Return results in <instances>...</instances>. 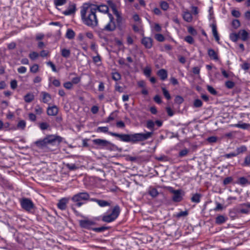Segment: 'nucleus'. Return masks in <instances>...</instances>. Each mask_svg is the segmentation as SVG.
Masks as SVG:
<instances>
[{
	"label": "nucleus",
	"mask_w": 250,
	"mask_h": 250,
	"mask_svg": "<svg viewBox=\"0 0 250 250\" xmlns=\"http://www.w3.org/2000/svg\"><path fill=\"white\" fill-rule=\"evenodd\" d=\"M211 27H212L213 35L214 37L215 38V39L216 41V42H219L220 38H219V35L218 34L216 25L214 24H212L211 25Z\"/></svg>",
	"instance_id": "23"
},
{
	"label": "nucleus",
	"mask_w": 250,
	"mask_h": 250,
	"mask_svg": "<svg viewBox=\"0 0 250 250\" xmlns=\"http://www.w3.org/2000/svg\"><path fill=\"white\" fill-rule=\"evenodd\" d=\"M41 94L42 96V101L44 103H48L51 99V96L50 94L46 92H42Z\"/></svg>",
	"instance_id": "20"
},
{
	"label": "nucleus",
	"mask_w": 250,
	"mask_h": 250,
	"mask_svg": "<svg viewBox=\"0 0 250 250\" xmlns=\"http://www.w3.org/2000/svg\"><path fill=\"white\" fill-rule=\"evenodd\" d=\"M96 131L98 132H104V133H108L109 134L110 132L108 131V127L107 126L104 127H98L97 128Z\"/></svg>",
	"instance_id": "32"
},
{
	"label": "nucleus",
	"mask_w": 250,
	"mask_h": 250,
	"mask_svg": "<svg viewBox=\"0 0 250 250\" xmlns=\"http://www.w3.org/2000/svg\"><path fill=\"white\" fill-rule=\"evenodd\" d=\"M231 125L232 126H235V127H237L243 128V129H247L250 126V125L249 124H246V123H244L242 124H237L232 125Z\"/></svg>",
	"instance_id": "33"
},
{
	"label": "nucleus",
	"mask_w": 250,
	"mask_h": 250,
	"mask_svg": "<svg viewBox=\"0 0 250 250\" xmlns=\"http://www.w3.org/2000/svg\"><path fill=\"white\" fill-rule=\"evenodd\" d=\"M29 57L31 60H34L39 57V54L36 52H33L29 54Z\"/></svg>",
	"instance_id": "53"
},
{
	"label": "nucleus",
	"mask_w": 250,
	"mask_h": 250,
	"mask_svg": "<svg viewBox=\"0 0 250 250\" xmlns=\"http://www.w3.org/2000/svg\"><path fill=\"white\" fill-rule=\"evenodd\" d=\"M149 194L152 197H155L158 195L159 193L156 188H153L149 190Z\"/></svg>",
	"instance_id": "38"
},
{
	"label": "nucleus",
	"mask_w": 250,
	"mask_h": 250,
	"mask_svg": "<svg viewBox=\"0 0 250 250\" xmlns=\"http://www.w3.org/2000/svg\"><path fill=\"white\" fill-rule=\"evenodd\" d=\"M157 74L162 81L165 80L167 77V71L164 69H161L158 71Z\"/></svg>",
	"instance_id": "17"
},
{
	"label": "nucleus",
	"mask_w": 250,
	"mask_h": 250,
	"mask_svg": "<svg viewBox=\"0 0 250 250\" xmlns=\"http://www.w3.org/2000/svg\"><path fill=\"white\" fill-rule=\"evenodd\" d=\"M201 197V194L196 193L193 195L192 197L191 198V200L192 202L194 203H199L200 201V198Z\"/></svg>",
	"instance_id": "29"
},
{
	"label": "nucleus",
	"mask_w": 250,
	"mask_h": 250,
	"mask_svg": "<svg viewBox=\"0 0 250 250\" xmlns=\"http://www.w3.org/2000/svg\"><path fill=\"white\" fill-rule=\"evenodd\" d=\"M80 226L84 229H90L91 227L94 225L95 223L88 219H84L79 221Z\"/></svg>",
	"instance_id": "10"
},
{
	"label": "nucleus",
	"mask_w": 250,
	"mask_h": 250,
	"mask_svg": "<svg viewBox=\"0 0 250 250\" xmlns=\"http://www.w3.org/2000/svg\"><path fill=\"white\" fill-rule=\"evenodd\" d=\"M170 192L173 194L172 199L174 202H179L182 200L183 198L181 196V190L172 189Z\"/></svg>",
	"instance_id": "13"
},
{
	"label": "nucleus",
	"mask_w": 250,
	"mask_h": 250,
	"mask_svg": "<svg viewBox=\"0 0 250 250\" xmlns=\"http://www.w3.org/2000/svg\"><path fill=\"white\" fill-rule=\"evenodd\" d=\"M90 196L87 192H80L74 195L71 198L75 204L71 206V208L76 215H79V212L75 209L74 206L81 207L83 204V201L89 199Z\"/></svg>",
	"instance_id": "4"
},
{
	"label": "nucleus",
	"mask_w": 250,
	"mask_h": 250,
	"mask_svg": "<svg viewBox=\"0 0 250 250\" xmlns=\"http://www.w3.org/2000/svg\"><path fill=\"white\" fill-rule=\"evenodd\" d=\"M246 150H247V147L244 146H242L239 147L237 148V149H236L237 153H236L237 154V155H238L241 153L245 152Z\"/></svg>",
	"instance_id": "43"
},
{
	"label": "nucleus",
	"mask_w": 250,
	"mask_h": 250,
	"mask_svg": "<svg viewBox=\"0 0 250 250\" xmlns=\"http://www.w3.org/2000/svg\"><path fill=\"white\" fill-rule=\"evenodd\" d=\"M115 16L116 18L115 22H116V28H118L120 31L124 30L125 27V25L123 17H122L121 13L119 12L115 14Z\"/></svg>",
	"instance_id": "9"
},
{
	"label": "nucleus",
	"mask_w": 250,
	"mask_h": 250,
	"mask_svg": "<svg viewBox=\"0 0 250 250\" xmlns=\"http://www.w3.org/2000/svg\"><path fill=\"white\" fill-rule=\"evenodd\" d=\"M82 20L83 23L92 28L98 25V19L96 16L95 9L90 5L86 7H83L81 11Z\"/></svg>",
	"instance_id": "2"
},
{
	"label": "nucleus",
	"mask_w": 250,
	"mask_h": 250,
	"mask_svg": "<svg viewBox=\"0 0 250 250\" xmlns=\"http://www.w3.org/2000/svg\"><path fill=\"white\" fill-rule=\"evenodd\" d=\"M107 3L108 4L107 6H108V8L110 7L112 9L114 15L119 13L117 9L116 5L113 2L112 0H108L107 1Z\"/></svg>",
	"instance_id": "19"
},
{
	"label": "nucleus",
	"mask_w": 250,
	"mask_h": 250,
	"mask_svg": "<svg viewBox=\"0 0 250 250\" xmlns=\"http://www.w3.org/2000/svg\"><path fill=\"white\" fill-rule=\"evenodd\" d=\"M10 86L12 89H15L17 87V81L16 80H12L10 82Z\"/></svg>",
	"instance_id": "59"
},
{
	"label": "nucleus",
	"mask_w": 250,
	"mask_h": 250,
	"mask_svg": "<svg viewBox=\"0 0 250 250\" xmlns=\"http://www.w3.org/2000/svg\"><path fill=\"white\" fill-rule=\"evenodd\" d=\"M153 39L150 37H144L141 40L142 44L147 49H150L153 45Z\"/></svg>",
	"instance_id": "12"
},
{
	"label": "nucleus",
	"mask_w": 250,
	"mask_h": 250,
	"mask_svg": "<svg viewBox=\"0 0 250 250\" xmlns=\"http://www.w3.org/2000/svg\"><path fill=\"white\" fill-rule=\"evenodd\" d=\"M207 87V90L210 93H211V94H212L213 95H216L217 94V91L212 86L208 85Z\"/></svg>",
	"instance_id": "40"
},
{
	"label": "nucleus",
	"mask_w": 250,
	"mask_h": 250,
	"mask_svg": "<svg viewBox=\"0 0 250 250\" xmlns=\"http://www.w3.org/2000/svg\"><path fill=\"white\" fill-rule=\"evenodd\" d=\"M66 0H54V4L56 6H60L64 4Z\"/></svg>",
	"instance_id": "51"
},
{
	"label": "nucleus",
	"mask_w": 250,
	"mask_h": 250,
	"mask_svg": "<svg viewBox=\"0 0 250 250\" xmlns=\"http://www.w3.org/2000/svg\"><path fill=\"white\" fill-rule=\"evenodd\" d=\"M208 54L211 59H213L215 61H217L219 60V58L217 53L213 49H208Z\"/></svg>",
	"instance_id": "18"
},
{
	"label": "nucleus",
	"mask_w": 250,
	"mask_h": 250,
	"mask_svg": "<svg viewBox=\"0 0 250 250\" xmlns=\"http://www.w3.org/2000/svg\"><path fill=\"white\" fill-rule=\"evenodd\" d=\"M110 135L119 138L121 141L125 142H131L133 144L147 140L152 137V132H147L145 133H138L134 134H119L110 132Z\"/></svg>",
	"instance_id": "1"
},
{
	"label": "nucleus",
	"mask_w": 250,
	"mask_h": 250,
	"mask_svg": "<svg viewBox=\"0 0 250 250\" xmlns=\"http://www.w3.org/2000/svg\"><path fill=\"white\" fill-rule=\"evenodd\" d=\"M61 55L63 57L67 58L69 57V56L70 55V51L69 49H65V48L62 49L61 50Z\"/></svg>",
	"instance_id": "31"
},
{
	"label": "nucleus",
	"mask_w": 250,
	"mask_h": 250,
	"mask_svg": "<svg viewBox=\"0 0 250 250\" xmlns=\"http://www.w3.org/2000/svg\"><path fill=\"white\" fill-rule=\"evenodd\" d=\"M65 166L70 170H75L79 168L78 166L73 164H66Z\"/></svg>",
	"instance_id": "35"
},
{
	"label": "nucleus",
	"mask_w": 250,
	"mask_h": 250,
	"mask_svg": "<svg viewBox=\"0 0 250 250\" xmlns=\"http://www.w3.org/2000/svg\"><path fill=\"white\" fill-rule=\"evenodd\" d=\"M112 78L114 80L117 81L121 79V75L119 73L115 72V73H112Z\"/></svg>",
	"instance_id": "52"
},
{
	"label": "nucleus",
	"mask_w": 250,
	"mask_h": 250,
	"mask_svg": "<svg viewBox=\"0 0 250 250\" xmlns=\"http://www.w3.org/2000/svg\"><path fill=\"white\" fill-rule=\"evenodd\" d=\"M160 6H161V8L163 10H167L168 7H169V5L168 4V3L166 1H162L160 2Z\"/></svg>",
	"instance_id": "39"
},
{
	"label": "nucleus",
	"mask_w": 250,
	"mask_h": 250,
	"mask_svg": "<svg viewBox=\"0 0 250 250\" xmlns=\"http://www.w3.org/2000/svg\"><path fill=\"white\" fill-rule=\"evenodd\" d=\"M162 90L164 96L167 99L170 100L171 99V96L168 91L165 88L162 87Z\"/></svg>",
	"instance_id": "41"
},
{
	"label": "nucleus",
	"mask_w": 250,
	"mask_h": 250,
	"mask_svg": "<svg viewBox=\"0 0 250 250\" xmlns=\"http://www.w3.org/2000/svg\"><path fill=\"white\" fill-rule=\"evenodd\" d=\"M73 83L68 82L63 83V86L67 89H71L72 88Z\"/></svg>",
	"instance_id": "58"
},
{
	"label": "nucleus",
	"mask_w": 250,
	"mask_h": 250,
	"mask_svg": "<svg viewBox=\"0 0 250 250\" xmlns=\"http://www.w3.org/2000/svg\"><path fill=\"white\" fill-rule=\"evenodd\" d=\"M174 102L175 103L180 104L184 102V99L180 96H176Z\"/></svg>",
	"instance_id": "47"
},
{
	"label": "nucleus",
	"mask_w": 250,
	"mask_h": 250,
	"mask_svg": "<svg viewBox=\"0 0 250 250\" xmlns=\"http://www.w3.org/2000/svg\"><path fill=\"white\" fill-rule=\"evenodd\" d=\"M188 215V211L187 210H185V211H180V212H179L178 213H177L176 215V216L177 218H180L182 217L187 216Z\"/></svg>",
	"instance_id": "49"
},
{
	"label": "nucleus",
	"mask_w": 250,
	"mask_h": 250,
	"mask_svg": "<svg viewBox=\"0 0 250 250\" xmlns=\"http://www.w3.org/2000/svg\"><path fill=\"white\" fill-rule=\"evenodd\" d=\"M108 229V227L103 226V227H99V228H92V229L95 232H102V231H104L105 230L107 229Z\"/></svg>",
	"instance_id": "45"
},
{
	"label": "nucleus",
	"mask_w": 250,
	"mask_h": 250,
	"mask_svg": "<svg viewBox=\"0 0 250 250\" xmlns=\"http://www.w3.org/2000/svg\"><path fill=\"white\" fill-rule=\"evenodd\" d=\"M231 14L233 17L236 18H239L241 15L240 12L239 11L235 10H233L231 11Z\"/></svg>",
	"instance_id": "63"
},
{
	"label": "nucleus",
	"mask_w": 250,
	"mask_h": 250,
	"mask_svg": "<svg viewBox=\"0 0 250 250\" xmlns=\"http://www.w3.org/2000/svg\"><path fill=\"white\" fill-rule=\"evenodd\" d=\"M188 150L187 149H185L181 150L179 152V156L181 157L185 156L188 153Z\"/></svg>",
	"instance_id": "60"
},
{
	"label": "nucleus",
	"mask_w": 250,
	"mask_h": 250,
	"mask_svg": "<svg viewBox=\"0 0 250 250\" xmlns=\"http://www.w3.org/2000/svg\"><path fill=\"white\" fill-rule=\"evenodd\" d=\"M229 37H230V40L232 41H233L234 42H236L239 38V34L235 33H231L230 34Z\"/></svg>",
	"instance_id": "36"
},
{
	"label": "nucleus",
	"mask_w": 250,
	"mask_h": 250,
	"mask_svg": "<svg viewBox=\"0 0 250 250\" xmlns=\"http://www.w3.org/2000/svg\"><path fill=\"white\" fill-rule=\"evenodd\" d=\"M146 126L153 132L154 130L155 123L152 120H148L146 122Z\"/></svg>",
	"instance_id": "28"
},
{
	"label": "nucleus",
	"mask_w": 250,
	"mask_h": 250,
	"mask_svg": "<svg viewBox=\"0 0 250 250\" xmlns=\"http://www.w3.org/2000/svg\"><path fill=\"white\" fill-rule=\"evenodd\" d=\"M207 140L210 143H215L217 141V138L215 136H211L208 138Z\"/></svg>",
	"instance_id": "62"
},
{
	"label": "nucleus",
	"mask_w": 250,
	"mask_h": 250,
	"mask_svg": "<svg viewBox=\"0 0 250 250\" xmlns=\"http://www.w3.org/2000/svg\"><path fill=\"white\" fill-rule=\"evenodd\" d=\"M61 142V138L60 137L49 135L42 140L36 141L34 143L40 148L49 149L50 151H52L53 149L50 148V146H57Z\"/></svg>",
	"instance_id": "3"
},
{
	"label": "nucleus",
	"mask_w": 250,
	"mask_h": 250,
	"mask_svg": "<svg viewBox=\"0 0 250 250\" xmlns=\"http://www.w3.org/2000/svg\"><path fill=\"white\" fill-rule=\"evenodd\" d=\"M155 39L160 42H164L165 40L164 36L161 34H156L155 35Z\"/></svg>",
	"instance_id": "37"
},
{
	"label": "nucleus",
	"mask_w": 250,
	"mask_h": 250,
	"mask_svg": "<svg viewBox=\"0 0 250 250\" xmlns=\"http://www.w3.org/2000/svg\"><path fill=\"white\" fill-rule=\"evenodd\" d=\"M227 220V217L224 216V215H218L215 219V223L217 224H222L225 223Z\"/></svg>",
	"instance_id": "25"
},
{
	"label": "nucleus",
	"mask_w": 250,
	"mask_h": 250,
	"mask_svg": "<svg viewBox=\"0 0 250 250\" xmlns=\"http://www.w3.org/2000/svg\"><path fill=\"white\" fill-rule=\"evenodd\" d=\"M30 71L32 73H35L39 71V65L37 64H34L30 67Z\"/></svg>",
	"instance_id": "48"
},
{
	"label": "nucleus",
	"mask_w": 250,
	"mask_h": 250,
	"mask_svg": "<svg viewBox=\"0 0 250 250\" xmlns=\"http://www.w3.org/2000/svg\"><path fill=\"white\" fill-rule=\"evenodd\" d=\"M58 109L55 105L48 107L47 110V114L49 116H55L58 114Z\"/></svg>",
	"instance_id": "16"
},
{
	"label": "nucleus",
	"mask_w": 250,
	"mask_h": 250,
	"mask_svg": "<svg viewBox=\"0 0 250 250\" xmlns=\"http://www.w3.org/2000/svg\"><path fill=\"white\" fill-rule=\"evenodd\" d=\"M238 34L239 37L241 36V38L243 41H245L247 40L249 34L245 30H240Z\"/></svg>",
	"instance_id": "26"
},
{
	"label": "nucleus",
	"mask_w": 250,
	"mask_h": 250,
	"mask_svg": "<svg viewBox=\"0 0 250 250\" xmlns=\"http://www.w3.org/2000/svg\"><path fill=\"white\" fill-rule=\"evenodd\" d=\"M39 126L42 130H44L49 127V125L47 123L42 122L40 124Z\"/></svg>",
	"instance_id": "44"
},
{
	"label": "nucleus",
	"mask_w": 250,
	"mask_h": 250,
	"mask_svg": "<svg viewBox=\"0 0 250 250\" xmlns=\"http://www.w3.org/2000/svg\"><path fill=\"white\" fill-rule=\"evenodd\" d=\"M21 204V207L28 212H31V210L35 208V206L32 201L28 198H23Z\"/></svg>",
	"instance_id": "8"
},
{
	"label": "nucleus",
	"mask_w": 250,
	"mask_h": 250,
	"mask_svg": "<svg viewBox=\"0 0 250 250\" xmlns=\"http://www.w3.org/2000/svg\"><path fill=\"white\" fill-rule=\"evenodd\" d=\"M68 202V199L63 198L59 200L57 206L61 210H64L66 208V204Z\"/></svg>",
	"instance_id": "14"
},
{
	"label": "nucleus",
	"mask_w": 250,
	"mask_h": 250,
	"mask_svg": "<svg viewBox=\"0 0 250 250\" xmlns=\"http://www.w3.org/2000/svg\"><path fill=\"white\" fill-rule=\"evenodd\" d=\"M75 32L71 29H68L66 33V37L68 39H73L75 37Z\"/></svg>",
	"instance_id": "30"
},
{
	"label": "nucleus",
	"mask_w": 250,
	"mask_h": 250,
	"mask_svg": "<svg viewBox=\"0 0 250 250\" xmlns=\"http://www.w3.org/2000/svg\"><path fill=\"white\" fill-rule=\"evenodd\" d=\"M185 40L190 44H192L194 42L193 38L191 36H186L185 38Z\"/></svg>",
	"instance_id": "61"
},
{
	"label": "nucleus",
	"mask_w": 250,
	"mask_h": 250,
	"mask_svg": "<svg viewBox=\"0 0 250 250\" xmlns=\"http://www.w3.org/2000/svg\"><path fill=\"white\" fill-rule=\"evenodd\" d=\"M232 25L235 28L237 29L240 26V22L238 20H234L232 21Z\"/></svg>",
	"instance_id": "50"
},
{
	"label": "nucleus",
	"mask_w": 250,
	"mask_h": 250,
	"mask_svg": "<svg viewBox=\"0 0 250 250\" xmlns=\"http://www.w3.org/2000/svg\"><path fill=\"white\" fill-rule=\"evenodd\" d=\"M25 125H26L25 122L24 120H21L18 123V124L17 125V127L18 128L23 129L25 127Z\"/></svg>",
	"instance_id": "54"
},
{
	"label": "nucleus",
	"mask_w": 250,
	"mask_h": 250,
	"mask_svg": "<svg viewBox=\"0 0 250 250\" xmlns=\"http://www.w3.org/2000/svg\"><path fill=\"white\" fill-rule=\"evenodd\" d=\"M116 126L119 128H124L125 127V124L123 121H120L116 123Z\"/></svg>",
	"instance_id": "64"
},
{
	"label": "nucleus",
	"mask_w": 250,
	"mask_h": 250,
	"mask_svg": "<svg viewBox=\"0 0 250 250\" xmlns=\"http://www.w3.org/2000/svg\"><path fill=\"white\" fill-rule=\"evenodd\" d=\"M34 99V96L33 94L28 93L24 96V100L26 103H30Z\"/></svg>",
	"instance_id": "27"
},
{
	"label": "nucleus",
	"mask_w": 250,
	"mask_h": 250,
	"mask_svg": "<svg viewBox=\"0 0 250 250\" xmlns=\"http://www.w3.org/2000/svg\"><path fill=\"white\" fill-rule=\"evenodd\" d=\"M115 112H117V111H115V112H112L109 115V116L107 118V119L106 121V123H109L110 121L114 120L115 119L116 116H117V115H116V116L114 115V113Z\"/></svg>",
	"instance_id": "57"
},
{
	"label": "nucleus",
	"mask_w": 250,
	"mask_h": 250,
	"mask_svg": "<svg viewBox=\"0 0 250 250\" xmlns=\"http://www.w3.org/2000/svg\"><path fill=\"white\" fill-rule=\"evenodd\" d=\"M233 180V178L231 177H228L224 179L223 180V184L227 185L230 184Z\"/></svg>",
	"instance_id": "55"
},
{
	"label": "nucleus",
	"mask_w": 250,
	"mask_h": 250,
	"mask_svg": "<svg viewBox=\"0 0 250 250\" xmlns=\"http://www.w3.org/2000/svg\"><path fill=\"white\" fill-rule=\"evenodd\" d=\"M151 69L149 67H146L144 69V74L145 75H146L147 77H149L151 75Z\"/></svg>",
	"instance_id": "42"
},
{
	"label": "nucleus",
	"mask_w": 250,
	"mask_h": 250,
	"mask_svg": "<svg viewBox=\"0 0 250 250\" xmlns=\"http://www.w3.org/2000/svg\"><path fill=\"white\" fill-rule=\"evenodd\" d=\"M93 142L95 145L110 151L113 150L115 148L117 147L115 145L105 140L97 139L93 140Z\"/></svg>",
	"instance_id": "6"
},
{
	"label": "nucleus",
	"mask_w": 250,
	"mask_h": 250,
	"mask_svg": "<svg viewBox=\"0 0 250 250\" xmlns=\"http://www.w3.org/2000/svg\"><path fill=\"white\" fill-rule=\"evenodd\" d=\"M108 16L109 19V22L104 27L103 30L107 32H113L116 29V22L114 21V18L111 13H108Z\"/></svg>",
	"instance_id": "7"
},
{
	"label": "nucleus",
	"mask_w": 250,
	"mask_h": 250,
	"mask_svg": "<svg viewBox=\"0 0 250 250\" xmlns=\"http://www.w3.org/2000/svg\"><path fill=\"white\" fill-rule=\"evenodd\" d=\"M243 167H249L250 166V155L247 156L245 158L244 162L242 164Z\"/></svg>",
	"instance_id": "34"
},
{
	"label": "nucleus",
	"mask_w": 250,
	"mask_h": 250,
	"mask_svg": "<svg viewBox=\"0 0 250 250\" xmlns=\"http://www.w3.org/2000/svg\"><path fill=\"white\" fill-rule=\"evenodd\" d=\"M236 183L244 186L247 184H250V182L245 177H241L238 178Z\"/></svg>",
	"instance_id": "21"
},
{
	"label": "nucleus",
	"mask_w": 250,
	"mask_h": 250,
	"mask_svg": "<svg viewBox=\"0 0 250 250\" xmlns=\"http://www.w3.org/2000/svg\"><path fill=\"white\" fill-rule=\"evenodd\" d=\"M202 105V102L199 99H196L194 102V106L196 107H200Z\"/></svg>",
	"instance_id": "56"
},
{
	"label": "nucleus",
	"mask_w": 250,
	"mask_h": 250,
	"mask_svg": "<svg viewBox=\"0 0 250 250\" xmlns=\"http://www.w3.org/2000/svg\"><path fill=\"white\" fill-rule=\"evenodd\" d=\"M183 18L185 21L188 22H191L192 20L191 14L188 11H186L184 13Z\"/></svg>",
	"instance_id": "24"
},
{
	"label": "nucleus",
	"mask_w": 250,
	"mask_h": 250,
	"mask_svg": "<svg viewBox=\"0 0 250 250\" xmlns=\"http://www.w3.org/2000/svg\"><path fill=\"white\" fill-rule=\"evenodd\" d=\"M91 6H93L94 9H95V11H99L100 12H102L103 13H109V8L107 5L105 4H100V5H95V4H91Z\"/></svg>",
	"instance_id": "11"
},
{
	"label": "nucleus",
	"mask_w": 250,
	"mask_h": 250,
	"mask_svg": "<svg viewBox=\"0 0 250 250\" xmlns=\"http://www.w3.org/2000/svg\"><path fill=\"white\" fill-rule=\"evenodd\" d=\"M76 9V4L72 3L69 5L67 9L65 10L63 13L65 15H70L74 14L75 12Z\"/></svg>",
	"instance_id": "15"
},
{
	"label": "nucleus",
	"mask_w": 250,
	"mask_h": 250,
	"mask_svg": "<svg viewBox=\"0 0 250 250\" xmlns=\"http://www.w3.org/2000/svg\"><path fill=\"white\" fill-rule=\"evenodd\" d=\"M234 85L235 83L231 81H228L225 83V86L229 89L232 88Z\"/></svg>",
	"instance_id": "46"
},
{
	"label": "nucleus",
	"mask_w": 250,
	"mask_h": 250,
	"mask_svg": "<svg viewBox=\"0 0 250 250\" xmlns=\"http://www.w3.org/2000/svg\"><path fill=\"white\" fill-rule=\"evenodd\" d=\"M120 212V208L119 206H115L112 210L110 214L104 215L102 218V220L105 222H111L115 220L119 216Z\"/></svg>",
	"instance_id": "5"
},
{
	"label": "nucleus",
	"mask_w": 250,
	"mask_h": 250,
	"mask_svg": "<svg viewBox=\"0 0 250 250\" xmlns=\"http://www.w3.org/2000/svg\"><path fill=\"white\" fill-rule=\"evenodd\" d=\"M92 200L97 202L100 206L102 207L110 206V203L105 200L97 199H92Z\"/></svg>",
	"instance_id": "22"
}]
</instances>
